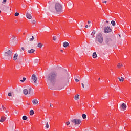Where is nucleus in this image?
Returning <instances> with one entry per match:
<instances>
[{
    "mask_svg": "<svg viewBox=\"0 0 131 131\" xmlns=\"http://www.w3.org/2000/svg\"><path fill=\"white\" fill-rule=\"evenodd\" d=\"M47 79L52 85H54L55 82H56V79H57V73H55V72H52L48 75Z\"/></svg>",
    "mask_w": 131,
    "mask_h": 131,
    "instance_id": "nucleus-1",
    "label": "nucleus"
},
{
    "mask_svg": "<svg viewBox=\"0 0 131 131\" xmlns=\"http://www.w3.org/2000/svg\"><path fill=\"white\" fill-rule=\"evenodd\" d=\"M55 9L56 12H57V13H62V10L63 8L62 7V5H61L59 3H56L55 6Z\"/></svg>",
    "mask_w": 131,
    "mask_h": 131,
    "instance_id": "nucleus-2",
    "label": "nucleus"
},
{
    "mask_svg": "<svg viewBox=\"0 0 131 131\" xmlns=\"http://www.w3.org/2000/svg\"><path fill=\"white\" fill-rule=\"evenodd\" d=\"M4 56L7 60H11L12 58V51L8 50L4 53Z\"/></svg>",
    "mask_w": 131,
    "mask_h": 131,
    "instance_id": "nucleus-3",
    "label": "nucleus"
},
{
    "mask_svg": "<svg viewBox=\"0 0 131 131\" xmlns=\"http://www.w3.org/2000/svg\"><path fill=\"white\" fill-rule=\"evenodd\" d=\"M96 41H98L99 43L103 42V36L101 34H99L96 36Z\"/></svg>",
    "mask_w": 131,
    "mask_h": 131,
    "instance_id": "nucleus-4",
    "label": "nucleus"
},
{
    "mask_svg": "<svg viewBox=\"0 0 131 131\" xmlns=\"http://www.w3.org/2000/svg\"><path fill=\"white\" fill-rule=\"evenodd\" d=\"M72 122L74 123L75 125H79L81 123V120L79 119H74L72 120Z\"/></svg>",
    "mask_w": 131,
    "mask_h": 131,
    "instance_id": "nucleus-5",
    "label": "nucleus"
},
{
    "mask_svg": "<svg viewBox=\"0 0 131 131\" xmlns=\"http://www.w3.org/2000/svg\"><path fill=\"white\" fill-rule=\"evenodd\" d=\"M112 30L110 28V27H105L104 28V32L105 33H109V32H111Z\"/></svg>",
    "mask_w": 131,
    "mask_h": 131,
    "instance_id": "nucleus-6",
    "label": "nucleus"
},
{
    "mask_svg": "<svg viewBox=\"0 0 131 131\" xmlns=\"http://www.w3.org/2000/svg\"><path fill=\"white\" fill-rule=\"evenodd\" d=\"M32 79H33L35 83H36L37 78H36V76H35V74H33V75L32 76Z\"/></svg>",
    "mask_w": 131,
    "mask_h": 131,
    "instance_id": "nucleus-7",
    "label": "nucleus"
},
{
    "mask_svg": "<svg viewBox=\"0 0 131 131\" xmlns=\"http://www.w3.org/2000/svg\"><path fill=\"white\" fill-rule=\"evenodd\" d=\"M121 108L122 109V110H126V104H125L124 103H122L121 105Z\"/></svg>",
    "mask_w": 131,
    "mask_h": 131,
    "instance_id": "nucleus-8",
    "label": "nucleus"
},
{
    "mask_svg": "<svg viewBox=\"0 0 131 131\" xmlns=\"http://www.w3.org/2000/svg\"><path fill=\"white\" fill-rule=\"evenodd\" d=\"M32 103L34 105H37L38 103V101H37V99H34L32 101Z\"/></svg>",
    "mask_w": 131,
    "mask_h": 131,
    "instance_id": "nucleus-9",
    "label": "nucleus"
},
{
    "mask_svg": "<svg viewBox=\"0 0 131 131\" xmlns=\"http://www.w3.org/2000/svg\"><path fill=\"white\" fill-rule=\"evenodd\" d=\"M18 58V54L17 53L15 54L13 57V59L14 61H16V60H17Z\"/></svg>",
    "mask_w": 131,
    "mask_h": 131,
    "instance_id": "nucleus-10",
    "label": "nucleus"
},
{
    "mask_svg": "<svg viewBox=\"0 0 131 131\" xmlns=\"http://www.w3.org/2000/svg\"><path fill=\"white\" fill-rule=\"evenodd\" d=\"M26 17L28 19H31L32 18V16H31V14L29 13L26 14Z\"/></svg>",
    "mask_w": 131,
    "mask_h": 131,
    "instance_id": "nucleus-11",
    "label": "nucleus"
},
{
    "mask_svg": "<svg viewBox=\"0 0 131 131\" xmlns=\"http://www.w3.org/2000/svg\"><path fill=\"white\" fill-rule=\"evenodd\" d=\"M63 46L64 48H67V47H68V46H69V43L67 42H64L63 43Z\"/></svg>",
    "mask_w": 131,
    "mask_h": 131,
    "instance_id": "nucleus-12",
    "label": "nucleus"
},
{
    "mask_svg": "<svg viewBox=\"0 0 131 131\" xmlns=\"http://www.w3.org/2000/svg\"><path fill=\"white\" fill-rule=\"evenodd\" d=\"M34 52H35V50H34V49H31L30 50L28 51V52L29 54H33Z\"/></svg>",
    "mask_w": 131,
    "mask_h": 131,
    "instance_id": "nucleus-13",
    "label": "nucleus"
},
{
    "mask_svg": "<svg viewBox=\"0 0 131 131\" xmlns=\"http://www.w3.org/2000/svg\"><path fill=\"white\" fill-rule=\"evenodd\" d=\"M5 120H6V118L5 117H2L0 120V122H4Z\"/></svg>",
    "mask_w": 131,
    "mask_h": 131,
    "instance_id": "nucleus-14",
    "label": "nucleus"
},
{
    "mask_svg": "<svg viewBox=\"0 0 131 131\" xmlns=\"http://www.w3.org/2000/svg\"><path fill=\"white\" fill-rule=\"evenodd\" d=\"M23 93L24 95H27V94H28V90H27V89H24L23 91Z\"/></svg>",
    "mask_w": 131,
    "mask_h": 131,
    "instance_id": "nucleus-15",
    "label": "nucleus"
},
{
    "mask_svg": "<svg viewBox=\"0 0 131 131\" xmlns=\"http://www.w3.org/2000/svg\"><path fill=\"white\" fill-rule=\"evenodd\" d=\"M92 57L94 58H97V57H98V56H97V53L96 52H94L92 55Z\"/></svg>",
    "mask_w": 131,
    "mask_h": 131,
    "instance_id": "nucleus-16",
    "label": "nucleus"
},
{
    "mask_svg": "<svg viewBox=\"0 0 131 131\" xmlns=\"http://www.w3.org/2000/svg\"><path fill=\"white\" fill-rule=\"evenodd\" d=\"M34 114V111H33V110H31L30 111V115H33Z\"/></svg>",
    "mask_w": 131,
    "mask_h": 131,
    "instance_id": "nucleus-17",
    "label": "nucleus"
},
{
    "mask_svg": "<svg viewBox=\"0 0 131 131\" xmlns=\"http://www.w3.org/2000/svg\"><path fill=\"white\" fill-rule=\"evenodd\" d=\"M95 34H96V31L94 30L93 32H92L91 34V35H92V37H94V35H95Z\"/></svg>",
    "mask_w": 131,
    "mask_h": 131,
    "instance_id": "nucleus-18",
    "label": "nucleus"
},
{
    "mask_svg": "<svg viewBox=\"0 0 131 131\" xmlns=\"http://www.w3.org/2000/svg\"><path fill=\"white\" fill-rule=\"evenodd\" d=\"M79 99V95H76L75 96V100H78Z\"/></svg>",
    "mask_w": 131,
    "mask_h": 131,
    "instance_id": "nucleus-19",
    "label": "nucleus"
},
{
    "mask_svg": "<svg viewBox=\"0 0 131 131\" xmlns=\"http://www.w3.org/2000/svg\"><path fill=\"white\" fill-rule=\"evenodd\" d=\"M82 117L83 119H85V118H86V115H85V114H83L82 115Z\"/></svg>",
    "mask_w": 131,
    "mask_h": 131,
    "instance_id": "nucleus-20",
    "label": "nucleus"
},
{
    "mask_svg": "<svg viewBox=\"0 0 131 131\" xmlns=\"http://www.w3.org/2000/svg\"><path fill=\"white\" fill-rule=\"evenodd\" d=\"M111 24H112V25L113 26H115V24H116L115 21L112 20V21H111Z\"/></svg>",
    "mask_w": 131,
    "mask_h": 131,
    "instance_id": "nucleus-21",
    "label": "nucleus"
},
{
    "mask_svg": "<svg viewBox=\"0 0 131 131\" xmlns=\"http://www.w3.org/2000/svg\"><path fill=\"white\" fill-rule=\"evenodd\" d=\"M37 47L38 48H42V45L41 44V43H38Z\"/></svg>",
    "mask_w": 131,
    "mask_h": 131,
    "instance_id": "nucleus-22",
    "label": "nucleus"
},
{
    "mask_svg": "<svg viewBox=\"0 0 131 131\" xmlns=\"http://www.w3.org/2000/svg\"><path fill=\"white\" fill-rule=\"evenodd\" d=\"M27 116H23V120H27Z\"/></svg>",
    "mask_w": 131,
    "mask_h": 131,
    "instance_id": "nucleus-23",
    "label": "nucleus"
},
{
    "mask_svg": "<svg viewBox=\"0 0 131 131\" xmlns=\"http://www.w3.org/2000/svg\"><path fill=\"white\" fill-rule=\"evenodd\" d=\"M34 39V37L33 36H32V38L29 39V41H33Z\"/></svg>",
    "mask_w": 131,
    "mask_h": 131,
    "instance_id": "nucleus-24",
    "label": "nucleus"
},
{
    "mask_svg": "<svg viewBox=\"0 0 131 131\" xmlns=\"http://www.w3.org/2000/svg\"><path fill=\"white\" fill-rule=\"evenodd\" d=\"M26 80V78L23 77V80H20V81H21V82H24V81H25Z\"/></svg>",
    "mask_w": 131,
    "mask_h": 131,
    "instance_id": "nucleus-25",
    "label": "nucleus"
},
{
    "mask_svg": "<svg viewBox=\"0 0 131 131\" xmlns=\"http://www.w3.org/2000/svg\"><path fill=\"white\" fill-rule=\"evenodd\" d=\"M19 13H18V12H16L15 14H14V16H15V17H18V16H19Z\"/></svg>",
    "mask_w": 131,
    "mask_h": 131,
    "instance_id": "nucleus-26",
    "label": "nucleus"
},
{
    "mask_svg": "<svg viewBox=\"0 0 131 131\" xmlns=\"http://www.w3.org/2000/svg\"><path fill=\"white\" fill-rule=\"evenodd\" d=\"M110 40H111V38H107V39H106V43H108V42L109 41H110Z\"/></svg>",
    "mask_w": 131,
    "mask_h": 131,
    "instance_id": "nucleus-27",
    "label": "nucleus"
},
{
    "mask_svg": "<svg viewBox=\"0 0 131 131\" xmlns=\"http://www.w3.org/2000/svg\"><path fill=\"white\" fill-rule=\"evenodd\" d=\"M46 128H49V123H48V122L46 123Z\"/></svg>",
    "mask_w": 131,
    "mask_h": 131,
    "instance_id": "nucleus-28",
    "label": "nucleus"
},
{
    "mask_svg": "<svg viewBox=\"0 0 131 131\" xmlns=\"http://www.w3.org/2000/svg\"><path fill=\"white\" fill-rule=\"evenodd\" d=\"M121 66H122V65L120 63H119L117 66L118 68H120Z\"/></svg>",
    "mask_w": 131,
    "mask_h": 131,
    "instance_id": "nucleus-29",
    "label": "nucleus"
},
{
    "mask_svg": "<svg viewBox=\"0 0 131 131\" xmlns=\"http://www.w3.org/2000/svg\"><path fill=\"white\" fill-rule=\"evenodd\" d=\"M8 96H9V97H11L12 96V93H8Z\"/></svg>",
    "mask_w": 131,
    "mask_h": 131,
    "instance_id": "nucleus-30",
    "label": "nucleus"
},
{
    "mask_svg": "<svg viewBox=\"0 0 131 131\" xmlns=\"http://www.w3.org/2000/svg\"><path fill=\"white\" fill-rule=\"evenodd\" d=\"M31 90H32L31 88H30V89H29V90L28 91V93L29 94H30L31 93Z\"/></svg>",
    "mask_w": 131,
    "mask_h": 131,
    "instance_id": "nucleus-31",
    "label": "nucleus"
},
{
    "mask_svg": "<svg viewBox=\"0 0 131 131\" xmlns=\"http://www.w3.org/2000/svg\"><path fill=\"white\" fill-rule=\"evenodd\" d=\"M36 23V21L35 20H32V23L33 24H35Z\"/></svg>",
    "mask_w": 131,
    "mask_h": 131,
    "instance_id": "nucleus-32",
    "label": "nucleus"
},
{
    "mask_svg": "<svg viewBox=\"0 0 131 131\" xmlns=\"http://www.w3.org/2000/svg\"><path fill=\"white\" fill-rule=\"evenodd\" d=\"M67 125H69L70 124V122L69 121L67 122L66 123Z\"/></svg>",
    "mask_w": 131,
    "mask_h": 131,
    "instance_id": "nucleus-33",
    "label": "nucleus"
},
{
    "mask_svg": "<svg viewBox=\"0 0 131 131\" xmlns=\"http://www.w3.org/2000/svg\"><path fill=\"white\" fill-rule=\"evenodd\" d=\"M7 2V0H3V2H2L3 4H6Z\"/></svg>",
    "mask_w": 131,
    "mask_h": 131,
    "instance_id": "nucleus-34",
    "label": "nucleus"
},
{
    "mask_svg": "<svg viewBox=\"0 0 131 131\" xmlns=\"http://www.w3.org/2000/svg\"><path fill=\"white\" fill-rule=\"evenodd\" d=\"M75 82H78V81H79V80L77 79H75Z\"/></svg>",
    "mask_w": 131,
    "mask_h": 131,
    "instance_id": "nucleus-35",
    "label": "nucleus"
},
{
    "mask_svg": "<svg viewBox=\"0 0 131 131\" xmlns=\"http://www.w3.org/2000/svg\"><path fill=\"white\" fill-rule=\"evenodd\" d=\"M53 40H56V36L53 37Z\"/></svg>",
    "mask_w": 131,
    "mask_h": 131,
    "instance_id": "nucleus-36",
    "label": "nucleus"
},
{
    "mask_svg": "<svg viewBox=\"0 0 131 131\" xmlns=\"http://www.w3.org/2000/svg\"><path fill=\"white\" fill-rule=\"evenodd\" d=\"M119 80L120 81H123V80H122V79H120V78H119Z\"/></svg>",
    "mask_w": 131,
    "mask_h": 131,
    "instance_id": "nucleus-37",
    "label": "nucleus"
},
{
    "mask_svg": "<svg viewBox=\"0 0 131 131\" xmlns=\"http://www.w3.org/2000/svg\"><path fill=\"white\" fill-rule=\"evenodd\" d=\"M81 85L82 88H84V84L83 83H82Z\"/></svg>",
    "mask_w": 131,
    "mask_h": 131,
    "instance_id": "nucleus-38",
    "label": "nucleus"
},
{
    "mask_svg": "<svg viewBox=\"0 0 131 131\" xmlns=\"http://www.w3.org/2000/svg\"><path fill=\"white\" fill-rule=\"evenodd\" d=\"M102 3L103 4H106V3H107V1H103Z\"/></svg>",
    "mask_w": 131,
    "mask_h": 131,
    "instance_id": "nucleus-39",
    "label": "nucleus"
},
{
    "mask_svg": "<svg viewBox=\"0 0 131 131\" xmlns=\"http://www.w3.org/2000/svg\"><path fill=\"white\" fill-rule=\"evenodd\" d=\"M21 50H22L23 51H24V50H25L24 47H22V48H21Z\"/></svg>",
    "mask_w": 131,
    "mask_h": 131,
    "instance_id": "nucleus-40",
    "label": "nucleus"
},
{
    "mask_svg": "<svg viewBox=\"0 0 131 131\" xmlns=\"http://www.w3.org/2000/svg\"><path fill=\"white\" fill-rule=\"evenodd\" d=\"M88 24H90L91 23V21L89 20V21H88Z\"/></svg>",
    "mask_w": 131,
    "mask_h": 131,
    "instance_id": "nucleus-41",
    "label": "nucleus"
},
{
    "mask_svg": "<svg viewBox=\"0 0 131 131\" xmlns=\"http://www.w3.org/2000/svg\"><path fill=\"white\" fill-rule=\"evenodd\" d=\"M89 27V26L88 25H86L85 26V28H88Z\"/></svg>",
    "mask_w": 131,
    "mask_h": 131,
    "instance_id": "nucleus-42",
    "label": "nucleus"
},
{
    "mask_svg": "<svg viewBox=\"0 0 131 131\" xmlns=\"http://www.w3.org/2000/svg\"><path fill=\"white\" fill-rule=\"evenodd\" d=\"M60 52H61V53H63L64 52V51L63 50H61Z\"/></svg>",
    "mask_w": 131,
    "mask_h": 131,
    "instance_id": "nucleus-43",
    "label": "nucleus"
},
{
    "mask_svg": "<svg viewBox=\"0 0 131 131\" xmlns=\"http://www.w3.org/2000/svg\"><path fill=\"white\" fill-rule=\"evenodd\" d=\"M100 79H101V78H98V80H100Z\"/></svg>",
    "mask_w": 131,
    "mask_h": 131,
    "instance_id": "nucleus-44",
    "label": "nucleus"
},
{
    "mask_svg": "<svg viewBox=\"0 0 131 131\" xmlns=\"http://www.w3.org/2000/svg\"><path fill=\"white\" fill-rule=\"evenodd\" d=\"M50 107H52V105L51 104L50 105Z\"/></svg>",
    "mask_w": 131,
    "mask_h": 131,
    "instance_id": "nucleus-45",
    "label": "nucleus"
},
{
    "mask_svg": "<svg viewBox=\"0 0 131 131\" xmlns=\"http://www.w3.org/2000/svg\"><path fill=\"white\" fill-rule=\"evenodd\" d=\"M24 34H25V33H24Z\"/></svg>",
    "mask_w": 131,
    "mask_h": 131,
    "instance_id": "nucleus-46",
    "label": "nucleus"
}]
</instances>
